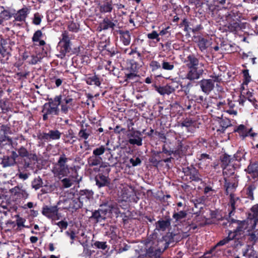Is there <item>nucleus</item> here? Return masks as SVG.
I'll return each mask as SVG.
<instances>
[{"label": "nucleus", "instance_id": "1", "mask_svg": "<svg viewBox=\"0 0 258 258\" xmlns=\"http://www.w3.org/2000/svg\"><path fill=\"white\" fill-rule=\"evenodd\" d=\"M48 101L43 106L42 112L43 120H46L48 118V115H58L60 112L59 106H60V111L62 113L67 114L69 110L74 105V99L72 96L67 94H59L54 97H47Z\"/></svg>", "mask_w": 258, "mask_h": 258}, {"label": "nucleus", "instance_id": "2", "mask_svg": "<svg viewBox=\"0 0 258 258\" xmlns=\"http://www.w3.org/2000/svg\"><path fill=\"white\" fill-rule=\"evenodd\" d=\"M45 36L41 30H38L33 34V64L47 55V50L45 49L46 42L41 39Z\"/></svg>", "mask_w": 258, "mask_h": 258}, {"label": "nucleus", "instance_id": "3", "mask_svg": "<svg viewBox=\"0 0 258 258\" xmlns=\"http://www.w3.org/2000/svg\"><path fill=\"white\" fill-rule=\"evenodd\" d=\"M112 150L105 145H100L93 150L92 155L87 159V163L90 167L102 165L103 158L101 157L104 153L107 157L108 161L112 159Z\"/></svg>", "mask_w": 258, "mask_h": 258}, {"label": "nucleus", "instance_id": "4", "mask_svg": "<svg viewBox=\"0 0 258 258\" xmlns=\"http://www.w3.org/2000/svg\"><path fill=\"white\" fill-rule=\"evenodd\" d=\"M141 66L135 59H130L127 62V66L124 69V81L127 83L136 81L135 79L139 77L138 74L139 69Z\"/></svg>", "mask_w": 258, "mask_h": 258}, {"label": "nucleus", "instance_id": "5", "mask_svg": "<svg viewBox=\"0 0 258 258\" xmlns=\"http://www.w3.org/2000/svg\"><path fill=\"white\" fill-rule=\"evenodd\" d=\"M68 161V158L64 153H62L57 162L53 164L52 171L54 176L57 177L59 179L67 176L69 172V166L67 164Z\"/></svg>", "mask_w": 258, "mask_h": 258}, {"label": "nucleus", "instance_id": "6", "mask_svg": "<svg viewBox=\"0 0 258 258\" xmlns=\"http://www.w3.org/2000/svg\"><path fill=\"white\" fill-rule=\"evenodd\" d=\"M180 138H175V145L171 148L170 147H167L165 144L162 146V154H165L167 156H171L172 154L177 155L179 157L185 154L187 149V146H184L182 141L180 140Z\"/></svg>", "mask_w": 258, "mask_h": 258}, {"label": "nucleus", "instance_id": "7", "mask_svg": "<svg viewBox=\"0 0 258 258\" xmlns=\"http://www.w3.org/2000/svg\"><path fill=\"white\" fill-rule=\"evenodd\" d=\"M220 161L223 173L227 176L234 174L235 170L239 167V165L234 163V158L226 153L220 156Z\"/></svg>", "mask_w": 258, "mask_h": 258}, {"label": "nucleus", "instance_id": "8", "mask_svg": "<svg viewBox=\"0 0 258 258\" xmlns=\"http://www.w3.org/2000/svg\"><path fill=\"white\" fill-rule=\"evenodd\" d=\"M110 171V168L107 166H99V172L95 177L96 184L99 188L109 186L110 184V179L109 178Z\"/></svg>", "mask_w": 258, "mask_h": 258}, {"label": "nucleus", "instance_id": "9", "mask_svg": "<svg viewBox=\"0 0 258 258\" xmlns=\"http://www.w3.org/2000/svg\"><path fill=\"white\" fill-rule=\"evenodd\" d=\"M61 36L62 38L60 40L57 45V48L59 52L58 57L63 58L67 54H71L72 48L71 47V39L69 36L68 33L67 31H64L62 34Z\"/></svg>", "mask_w": 258, "mask_h": 258}, {"label": "nucleus", "instance_id": "10", "mask_svg": "<svg viewBox=\"0 0 258 258\" xmlns=\"http://www.w3.org/2000/svg\"><path fill=\"white\" fill-rule=\"evenodd\" d=\"M182 171L186 177V180L190 182H201L203 180L202 175L199 170L194 165L182 167Z\"/></svg>", "mask_w": 258, "mask_h": 258}, {"label": "nucleus", "instance_id": "11", "mask_svg": "<svg viewBox=\"0 0 258 258\" xmlns=\"http://www.w3.org/2000/svg\"><path fill=\"white\" fill-rule=\"evenodd\" d=\"M18 157L20 156L21 162L19 165V168L27 169L31 168L32 155L29 154L28 151L25 148L22 147L18 150Z\"/></svg>", "mask_w": 258, "mask_h": 258}, {"label": "nucleus", "instance_id": "12", "mask_svg": "<svg viewBox=\"0 0 258 258\" xmlns=\"http://www.w3.org/2000/svg\"><path fill=\"white\" fill-rule=\"evenodd\" d=\"M155 90L161 95H169L174 92L175 90L178 88V83L172 82L167 84L164 86L154 85Z\"/></svg>", "mask_w": 258, "mask_h": 258}, {"label": "nucleus", "instance_id": "13", "mask_svg": "<svg viewBox=\"0 0 258 258\" xmlns=\"http://www.w3.org/2000/svg\"><path fill=\"white\" fill-rule=\"evenodd\" d=\"M42 214L52 220H56L60 218V214L58 213L57 206H45L42 210Z\"/></svg>", "mask_w": 258, "mask_h": 258}, {"label": "nucleus", "instance_id": "14", "mask_svg": "<svg viewBox=\"0 0 258 258\" xmlns=\"http://www.w3.org/2000/svg\"><path fill=\"white\" fill-rule=\"evenodd\" d=\"M234 132L237 133L242 140L246 137H249L254 140V138L257 136V133L252 132V127L248 128L243 124H240L236 126L234 130Z\"/></svg>", "mask_w": 258, "mask_h": 258}, {"label": "nucleus", "instance_id": "15", "mask_svg": "<svg viewBox=\"0 0 258 258\" xmlns=\"http://www.w3.org/2000/svg\"><path fill=\"white\" fill-rule=\"evenodd\" d=\"M91 133L92 131L91 130V127L89 124L86 123L84 125V123H81L80 125V130L78 134V140L79 141L84 140V145L85 146L87 145L88 146L86 150L89 149L88 141L87 140L91 136Z\"/></svg>", "mask_w": 258, "mask_h": 258}, {"label": "nucleus", "instance_id": "16", "mask_svg": "<svg viewBox=\"0 0 258 258\" xmlns=\"http://www.w3.org/2000/svg\"><path fill=\"white\" fill-rule=\"evenodd\" d=\"M83 205H88L93 198L94 192L92 190L81 189L75 194Z\"/></svg>", "mask_w": 258, "mask_h": 258}, {"label": "nucleus", "instance_id": "17", "mask_svg": "<svg viewBox=\"0 0 258 258\" xmlns=\"http://www.w3.org/2000/svg\"><path fill=\"white\" fill-rule=\"evenodd\" d=\"M13 218L15 219L9 220L6 223L7 227L11 229L14 228L16 226L18 228H21V227H29L32 225L31 222L29 225H26V219L20 217L18 214H15Z\"/></svg>", "mask_w": 258, "mask_h": 258}, {"label": "nucleus", "instance_id": "18", "mask_svg": "<svg viewBox=\"0 0 258 258\" xmlns=\"http://www.w3.org/2000/svg\"><path fill=\"white\" fill-rule=\"evenodd\" d=\"M128 142L132 145L141 146L143 145V139L141 133L138 131L132 130L127 134Z\"/></svg>", "mask_w": 258, "mask_h": 258}, {"label": "nucleus", "instance_id": "19", "mask_svg": "<svg viewBox=\"0 0 258 258\" xmlns=\"http://www.w3.org/2000/svg\"><path fill=\"white\" fill-rule=\"evenodd\" d=\"M64 204L66 206L65 209L72 212L76 211L83 206L75 194L72 199L66 200Z\"/></svg>", "mask_w": 258, "mask_h": 258}, {"label": "nucleus", "instance_id": "20", "mask_svg": "<svg viewBox=\"0 0 258 258\" xmlns=\"http://www.w3.org/2000/svg\"><path fill=\"white\" fill-rule=\"evenodd\" d=\"M228 24L221 28L223 32H229L236 34L238 31L242 29V24L237 21H227Z\"/></svg>", "mask_w": 258, "mask_h": 258}, {"label": "nucleus", "instance_id": "21", "mask_svg": "<svg viewBox=\"0 0 258 258\" xmlns=\"http://www.w3.org/2000/svg\"><path fill=\"white\" fill-rule=\"evenodd\" d=\"M18 155L16 151H12L10 155H4L2 158L1 164L3 167L14 166L16 164L17 158Z\"/></svg>", "mask_w": 258, "mask_h": 258}, {"label": "nucleus", "instance_id": "22", "mask_svg": "<svg viewBox=\"0 0 258 258\" xmlns=\"http://www.w3.org/2000/svg\"><path fill=\"white\" fill-rule=\"evenodd\" d=\"M187 69L186 78L190 81L199 79L204 73L203 69H199L198 67L187 68Z\"/></svg>", "mask_w": 258, "mask_h": 258}, {"label": "nucleus", "instance_id": "23", "mask_svg": "<svg viewBox=\"0 0 258 258\" xmlns=\"http://www.w3.org/2000/svg\"><path fill=\"white\" fill-rule=\"evenodd\" d=\"M199 84L202 91L207 95H209L215 87L213 81L209 79H203L199 82Z\"/></svg>", "mask_w": 258, "mask_h": 258}, {"label": "nucleus", "instance_id": "24", "mask_svg": "<svg viewBox=\"0 0 258 258\" xmlns=\"http://www.w3.org/2000/svg\"><path fill=\"white\" fill-rule=\"evenodd\" d=\"M232 223H236L237 224L236 228L232 231V234H236L238 235H244V230L247 227V222L245 220L240 221L231 219Z\"/></svg>", "mask_w": 258, "mask_h": 258}, {"label": "nucleus", "instance_id": "25", "mask_svg": "<svg viewBox=\"0 0 258 258\" xmlns=\"http://www.w3.org/2000/svg\"><path fill=\"white\" fill-rule=\"evenodd\" d=\"M60 180L61 186L65 188H69L75 183H79L81 180V177L78 178V176L76 177L73 175L69 176L68 177L64 178Z\"/></svg>", "mask_w": 258, "mask_h": 258}, {"label": "nucleus", "instance_id": "26", "mask_svg": "<svg viewBox=\"0 0 258 258\" xmlns=\"http://www.w3.org/2000/svg\"><path fill=\"white\" fill-rule=\"evenodd\" d=\"M183 63L185 64L187 68L198 67L200 63L199 59L194 53L188 55L184 58Z\"/></svg>", "mask_w": 258, "mask_h": 258}, {"label": "nucleus", "instance_id": "27", "mask_svg": "<svg viewBox=\"0 0 258 258\" xmlns=\"http://www.w3.org/2000/svg\"><path fill=\"white\" fill-rule=\"evenodd\" d=\"M244 171L250 175L252 179H258V162H250L247 168Z\"/></svg>", "mask_w": 258, "mask_h": 258}, {"label": "nucleus", "instance_id": "28", "mask_svg": "<svg viewBox=\"0 0 258 258\" xmlns=\"http://www.w3.org/2000/svg\"><path fill=\"white\" fill-rule=\"evenodd\" d=\"M233 243L231 247L233 249H237L244 245V235L232 234L231 236Z\"/></svg>", "mask_w": 258, "mask_h": 258}, {"label": "nucleus", "instance_id": "29", "mask_svg": "<svg viewBox=\"0 0 258 258\" xmlns=\"http://www.w3.org/2000/svg\"><path fill=\"white\" fill-rule=\"evenodd\" d=\"M106 216V211L98 209L97 210L92 211L90 219L95 220L96 223L101 222L105 220Z\"/></svg>", "mask_w": 258, "mask_h": 258}, {"label": "nucleus", "instance_id": "30", "mask_svg": "<svg viewBox=\"0 0 258 258\" xmlns=\"http://www.w3.org/2000/svg\"><path fill=\"white\" fill-rule=\"evenodd\" d=\"M12 195L17 197V199H26L28 196V194L26 191L22 188V186L19 185L16 186L10 190Z\"/></svg>", "mask_w": 258, "mask_h": 258}, {"label": "nucleus", "instance_id": "31", "mask_svg": "<svg viewBox=\"0 0 258 258\" xmlns=\"http://www.w3.org/2000/svg\"><path fill=\"white\" fill-rule=\"evenodd\" d=\"M29 13V10L27 8H24L18 11L16 13H15V11H14L13 18L16 21H24Z\"/></svg>", "mask_w": 258, "mask_h": 258}, {"label": "nucleus", "instance_id": "32", "mask_svg": "<svg viewBox=\"0 0 258 258\" xmlns=\"http://www.w3.org/2000/svg\"><path fill=\"white\" fill-rule=\"evenodd\" d=\"M239 15L240 13L236 10H231L227 12L224 16L221 17V19H223L225 17L227 21H237L240 22Z\"/></svg>", "mask_w": 258, "mask_h": 258}, {"label": "nucleus", "instance_id": "33", "mask_svg": "<svg viewBox=\"0 0 258 258\" xmlns=\"http://www.w3.org/2000/svg\"><path fill=\"white\" fill-rule=\"evenodd\" d=\"M115 26L114 23L108 18H105L103 19L102 22L100 23L98 27V30L99 31L102 30H106L109 28L114 29Z\"/></svg>", "mask_w": 258, "mask_h": 258}, {"label": "nucleus", "instance_id": "34", "mask_svg": "<svg viewBox=\"0 0 258 258\" xmlns=\"http://www.w3.org/2000/svg\"><path fill=\"white\" fill-rule=\"evenodd\" d=\"M196 21L195 19H190L188 21L187 19L184 18L181 22L179 26L180 27H184V31L185 32H189L190 31L192 32Z\"/></svg>", "mask_w": 258, "mask_h": 258}, {"label": "nucleus", "instance_id": "35", "mask_svg": "<svg viewBox=\"0 0 258 258\" xmlns=\"http://www.w3.org/2000/svg\"><path fill=\"white\" fill-rule=\"evenodd\" d=\"M187 216V211L186 210H179L176 209L174 210V212L172 215V218L175 220V222L179 223L181 222L183 219H185Z\"/></svg>", "mask_w": 258, "mask_h": 258}, {"label": "nucleus", "instance_id": "36", "mask_svg": "<svg viewBox=\"0 0 258 258\" xmlns=\"http://www.w3.org/2000/svg\"><path fill=\"white\" fill-rule=\"evenodd\" d=\"M174 239V233L172 232H168L163 236L162 237V240L161 241L165 242L163 250L167 249L171 244V246H173L175 243Z\"/></svg>", "mask_w": 258, "mask_h": 258}, {"label": "nucleus", "instance_id": "37", "mask_svg": "<svg viewBox=\"0 0 258 258\" xmlns=\"http://www.w3.org/2000/svg\"><path fill=\"white\" fill-rule=\"evenodd\" d=\"M118 33L119 34L120 41L124 45H128L130 44L131 37V33L128 30H119Z\"/></svg>", "mask_w": 258, "mask_h": 258}, {"label": "nucleus", "instance_id": "38", "mask_svg": "<svg viewBox=\"0 0 258 258\" xmlns=\"http://www.w3.org/2000/svg\"><path fill=\"white\" fill-rule=\"evenodd\" d=\"M171 219H167L165 220H159L155 223V230L158 231H164L170 226Z\"/></svg>", "mask_w": 258, "mask_h": 258}, {"label": "nucleus", "instance_id": "39", "mask_svg": "<svg viewBox=\"0 0 258 258\" xmlns=\"http://www.w3.org/2000/svg\"><path fill=\"white\" fill-rule=\"evenodd\" d=\"M229 197L230 200L228 205L231 207V210L229 212L228 216L231 217L234 215L236 210V203L238 201L240 200V199L239 197H236L233 193H230Z\"/></svg>", "mask_w": 258, "mask_h": 258}, {"label": "nucleus", "instance_id": "40", "mask_svg": "<svg viewBox=\"0 0 258 258\" xmlns=\"http://www.w3.org/2000/svg\"><path fill=\"white\" fill-rule=\"evenodd\" d=\"M195 42L197 43V45L199 48V49L201 51H204L208 47V40L207 39L201 36H197L194 37Z\"/></svg>", "mask_w": 258, "mask_h": 258}, {"label": "nucleus", "instance_id": "41", "mask_svg": "<svg viewBox=\"0 0 258 258\" xmlns=\"http://www.w3.org/2000/svg\"><path fill=\"white\" fill-rule=\"evenodd\" d=\"M113 10V1L105 0L100 6V11L102 13H110Z\"/></svg>", "mask_w": 258, "mask_h": 258}, {"label": "nucleus", "instance_id": "42", "mask_svg": "<svg viewBox=\"0 0 258 258\" xmlns=\"http://www.w3.org/2000/svg\"><path fill=\"white\" fill-rule=\"evenodd\" d=\"M164 250L159 248H156L153 246H150L147 249L146 254L151 258H158Z\"/></svg>", "mask_w": 258, "mask_h": 258}, {"label": "nucleus", "instance_id": "43", "mask_svg": "<svg viewBox=\"0 0 258 258\" xmlns=\"http://www.w3.org/2000/svg\"><path fill=\"white\" fill-rule=\"evenodd\" d=\"M256 185L254 182H252L250 184L245 186L244 191L245 192L246 198L252 201L254 200L253 191L255 190Z\"/></svg>", "mask_w": 258, "mask_h": 258}, {"label": "nucleus", "instance_id": "44", "mask_svg": "<svg viewBox=\"0 0 258 258\" xmlns=\"http://www.w3.org/2000/svg\"><path fill=\"white\" fill-rule=\"evenodd\" d=\"M116 205L112 203L106 202L104 203L100 206V210H105L106 211V214L107 213L114 212L117 213L118 209L115 208Z\"/></svg>", "mask_w": 258, "mask_h": 258}, {"label": "nucleus", "instance_id": "45", "mask_svg": "<svg viewBox=\"0 0 258 258\" xmlns=\"http://www.w3.org/2000/svg\"><path fill=\"white\" fill-rule=\"evenodd\" d=\"M242 74L243 76V80L242 84L241 89L242 90V93H245V89L244 85H247L251 81V76L249 74V70L247 69L244 70L242 71Z\"/></svg>", "mask_w": 258, "mask_h": 258}, {"label": "nucleus", "instance_id": "46", "mask_svg": "<svg viewBox=\"0 0 258 258\" xmlns=\"http://www.w3.org/2000/svg\"><path fill=\"white\" fill-rule=\"evenodd\" d=\"M235 101L231 100L230 98L226 99V105L229 108V109L225 111L230 115H236L237 114V111L234 109L235 106Z\"/></svg>", "mask_w": 258, "mask_h": 258}, {"label": "nucleus", "instance_id": "47", "mask_svg": "<svg viewBox=\"0 0 258 258\" xmlns=\"http://www.w3.org/2000/svg\"><path fill=\"white\" fill-rule=\"evenodd\" d=\"M226 95L223 94H218L216 97V99L219 100V101L217 103L216 106L218 109H220L221 107L226 108V100H225Z\"/></svg>", "mask_w": 258, "mask_h": 258}, {"label": "nucleus", "instance_id": "48", "mask_svg": "<svg viewBox=\"0 0 258 258\" xmlns=\"http://www.w3.org/2000/svg\"><path fill=\"white\" fill-rule=\"evenodd\" d=\"M63 134V137H64V142L66 143L73 144L75 141V140H73L72 142H71V140L74 138H76L74 131L72 128H70L67 132H66L64 134Z\"/></svg>", "mask_w": 258, "mask_h": 258}, {"label": "nucleus", "instance_id": "49", "mask_svg": "<svg viewBox=\"0 0 258 258\" xmlns=\"http://www.w3.org/2000/svg\"><path fill=\"white\" fill-rule=\"evenodd\" d=\"M87 84L89 85H95L96 86H100L101 85V82L99 77L95 75L93 76L88 77L86 80Z\"/></svg>", "mask_w": 258, "mask_h": 258}, {"label": "nucleus", "instance_id": "50", "mask_svg": "<svg viewBox=\"0 0 258 258\" xmlns=\"http://www.w3.org/2000/svg\"><path fill=\"white\" fill-rule=\"evenodd\" d=\"M246 154V152L244 149L240 148L237 150L236 153L234 155L233 158H234V161H237L238 162L241 161L242 159L246 160L245 156Z\"/></svg>", "mask_w": 258, "mask_h": 258}, {"label": "nucleus", "instance_id": "51", "mask_svg": "<svg viewBox=\"0 0 258 258\" xmlns=\"http://www.w3.org/2000/svg\"><path fill=\"white\" fill-rule=\"evenodd\" d=\"M197 159L200 161V164L203 163L205 165H208L212 160V157L206 153L201 154Z\"/></svg>", "mask_w": 258, "mask_h": 258}, {"label": "nucleus", "instance_id": "52", "mask_svg": "<svg viewBox=\"0 0 258 258\" xmlns=\"http://www.w3.org/2000/svg\"><path fill=\"white\" fill-rule=\"evenodd\" d=\"M237 185L235 183L226 181L224 187L225 188V194L227 196L230 195V193H233Z\"/></svg>", "mask_w": 258, "mask_h": 258}, {"label": "nucleus", "instance_id": "53", "mask_svg": "<svg viewBox=\"0 0 258 258\" xmlns=\"http://www.w3.org/2000/svg\"><path fill=\"white\" fill-rule=\"evenodd\" d=\"M195 124V120L191 118L186 117L180 122V126L181 127H185L188 130V128L194 126Z\"/></svg>", "mask_w": 258, "mask_h": 258}, {"label": "nucleus", "instance_id": "54", "mask_svg": "<svg viewBox=\"0 0 258 258\" xmlns=\"http://www.w3.org/2000/svg\"><path fill=\"white\" fill-rule=\"evenodd\" d=\"M92 246L95 248L105 250L108 247L107 242L106 241H95Z\"/></svg>", "mask_w": 258, "mask_h": 258}, {"label": "nucleus", "instance_id": "55", "mask_svg": "<svg viewBox=\"0 0 258 258\" xmlns=\"http://www.w3.org/2000/svg\"><path fill=\"white\" fill-rule=\"evenodd\" d=\"M232 235V230H229L228 233V236L223 239L220 240L217 242V246H222L228 244L230 241H232L231 236Z\"/></svg>", "mask_w": 258, "mask_h": 258}, {"label": "nucleus", "instance_id": "56", "mask_svg": "<svg viewBox=\"0 0 258 258\" xmlns=\"http://www.w3.org/2000/svg\"><path fill=\"white\" fill-rule=\"evenodd\" d=\"M226 2L227 5L230 4L229 0H216L215 1V6L220 7L221 10L222 9L226 10L228 9V6H225Z\"/></svg>", "mask_w": 258, "mask_h": 258}, {"label": "nucleus", "instance_id": "57", "mask_svg": "<svg viewBox=\"0 0 258 258\" xmlns=\"http://www.w3.org/2000/svg\"><path fill=\"white\" fill-rule=\"evenodd\" d=\"M113 6H115L118 10L122 9L127 10L125 8L124 0H113Z\"/></svg>", "mask_w": 258, "mask_h": 258}, {"label": "nucleus", "instance_id": "58", "mask_svg": "<svg viewBox=\"0 0 258 258\" xmlns=\"http://www.w3.org/2000/svg\"><path fill=\"white\" fill-rule=\"evenodd\" d=\"M162 68L167 71H171L174 68L173 62H168L166 60H163L162 63Z\"/></svg>", "mask_w": 258, "mask_h": 258}, {"label": "nucleus", "instance_id": "59", "mask_svg": "<svg viewBox=\"0 0 258 258\" xmlns=\"http://www.w3.org/2000/svg\"><path fill=\"white\" fill-rule=\"evenodd\" d=\"M50 139L58 140L60 138L61 133L57 130H50L49 131Z\"/></svg>", "mask_w": 258, "mask_h": 258}, {"label": "nucleus", "instance_id": "60", "mask_svg": "<svg viewBox=\"0 0 258 258\" xmlns=\"http://www.w3.org/2000/svg\"><path fill=\"white\" fill-rule=\"evenodd\" d=\"M23 59L29 63H32V53L26 50L23 54Z\"/></svg>", "mask_w": 258, "mask_h": 258}, {"label": "nucleus", "instance_id": "61", "mask_svg": "<svg viewBox=\"0 0 258 258\" xmlns=\"http://www.w3.org/2000/svg\"><path fill=\"white\" fill-rule=\"evenodd\" d=\"M14 12H11L8 10H4L1 13V16L3 19L9 20L13 17Z\"/></svg>", "mask_w": 258, "mask_h": 258}, {"label": "nucleus", "instance_id": "62", "mask_svg": "<svg viewBox=\"0 0 258 258\" xmlns=\"http://www.w3.org/2000/svg\"><path fill=\"white\" fill-rule=\"evenodd\" d=\"M210 77L211 78L210 79L213 81V83L214 84V83H220L223 82L221 74L216 75L214 73L213 75H210ZM216 86L217 87L219 86L218 84H216Z\"/></svg>", "mask_w": 258, "mask_h": 258}, {"label": "nucleus", "instance_id": "63", "mask_svg": "<svg viewBox=\"0 0 258 258\" xmlns=\"http://www.w3.org/2000/svg\"><path fill=\"white\" fill-rule=\"evenodd\" d=\"M43 18V16L39 13H35L33 17V24L39 25Z\"/></svg>", "mask_w": 258, "mask_h": 258}, {"label": "nucleus", "instance_id": "64", "mask_svg": "<svg viewBox=\"0 0 258 258\" xmlns=\"http://www.w3.org/2000/svg\"><path fill=\"white\" fill-rule=\"evenodd\" d=\"M68 28L70 31L77 32L79 30L80 25L77 23L72 22L68 25Z\"/></svg>", "mask_w": 258, "mask_h": 258}]
</instances>
